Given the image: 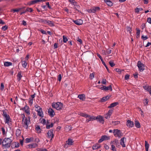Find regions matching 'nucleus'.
Here are the masks:
<instances>
[{
    "label": "nucleus",
    "instance_id": "obj_1",
    "mask_svg": "<svg viewBox=\"0 0 151 151\" xmlns=\"http://www.w3.org/2000/svg\"><path fill=\"white\" fill-rule=\"evenodd\" d=\"M12 140V137L5 138L2 142V146L6 148H9L10 147Z\"/></svg>",
    "mask_w": 151,
    "mask_h": 151
},
{
    "label": "nucleus",
    "instance_id": "obj_2",
    "mask_svg": "<svg viewBox=\"0 0 151 151\" xmlns=\"http://www.w3.org/2000/svg\"><path fill=\"white\" fill-rule=\"evenodd\" d=\"M80 115L87 119L86 121V122L87 123H88L91 121L95 120V116H91L85 113H80Z\"/></svg>",
    "mask_w": 151,
    "mask_h": 151
},
{
    "label": "nucleus",
    "instance_id": "obj_3",
    "mask_svg": "<svg viewBox=\"0 0 151 151\" xmlns=\"http://www.w3.org/2000/svg\"><path fill=\"white\" fill-rule=\"evenodd\" d=\"M30 122V119L29 117H25V115H24L22 119V127L26 129L28 128V126Z\"/></svg>",
    "mask_w": 151,
    "mask_h": 151
},
{
    "label": "nucleus",
    "instance_id": "obj_4",
    "mask_svg": "<svg viewBox=\"0 0 151 151\" xmlns=\"http://www.w3.org/2000/svg\"><path fill=\"white\" fill-rule=\"evenodd\" d=\"M52 108H55L57 110H61L63 107V104L60 102L53 103L52 104Z\"/></svg>",
    "mask_w": 151,
    "mask_h": 151
},
{
    "label": "nucleus",
    "instance_id": "obj_5",
    "mask_svg": "<svg viewBox=\"0 0 151 151\" xmlns=\"http://www.w3.org/2000/svg\"><path fill=\"white\" fill-rule=\"evenodd\" d=\"M110 144L111 146V150L113 151H116L115 145H116L117 147H118V146H119L118 141L116 139L111 141L110 142Z\"/></svg>",
    "mask_w": 151,
    "mask_h": 151
},
{
    "label": "nucleus",
    "instance_id": "obj_6",
    "mask_svg": "<svg viewBox=\"0 0 151 151\" xmlns=\"http://www.w3.org/2000/svg\"><path fill=\"white\" fill-rule=\"evenodd\" d=\"M114 136L116 137L121 138L123 136V134L120 130L118 129H114L113 131Z\"/></svg>",
    "mask_w": 151,
    "mask_h": 151
},
{
    "label": "nucleus",
    "instance_id": "obj_7",
    "mask_svg": "<svg viewBox=\"0 0 151 151\" xmlns=\"http://www.w3.org/2000/svg\"><path fill=\"white\" fill-rule=\"evenodd\" d=\"M100 9V8L99 7H93L90 9H88L87 11L90 13H95L96 12L99 11Z\"/></svg>",
    "mask_w": 151,
    "mask_h": 151
},
{
    "label": "nucleus",
    "instance_id": "obj_8",
    "mask_svg": "<svg viewBox=\"0 0 151 151\" xmlns=\"http://www.w3.org/2000/svg\"><path fill=\"white\" fill-rule=\"evenodd\" d=\"M74 141L73 139L69 138L68 140L66 141V143L64 145L65 148H68V146H70L73 145Z\"/></svg>",
    "mask_w": 151,
    "mask_h": 151
},
{
    "label": "nucleus",
    "instance_id": "obj_9",
    "mask_svg": "<svg viewBox=\"0 0 151 151\" xmlns=\"http://www.w3.org/2000/svg\"><path fill=\"white\" fill-rule=\"evenodd\" d=\"M137 66L139 68L140 71H143L145 70V65L140 61H138L137 62Z\"/></svg>",
    "mask_w": 151,
    "mask_h": 151
},
{
    "label": "nucleus",
    "instance_id": "obj_10",
    "mask_svg": "<svg viewBox=\"0 0 151 151\" xmlns=\"http://www.w3.org/2000/svg\"><path fill=\"white\" fill-rule=\"evenodd\" d=\"M110 139V137H109L107 136L106 135H104L101 136V138L100 139L99 141V143H101L103 141L105 140H109Z\"/></svg>",
    "mask_w": 151,
    "mask_h": 151
},
{
    "label": "nucleus",
    "instance_id": "obj_11",
    "mask_svg": "<svg viewBox=\"0 0 151 151\" xmlns=\"http://www.w3.org/2000/svg\"><path fill=\"white\" fill-rule=\"evenodd\" d=\"M5 117V123H7L10 126L12 123L11 119L9 116L8 115Z\"/></svg>",
    "mask_w": 151,
    "mask_h": 151
},
{
    "label": "nucleus",
    "instance_id": "obj_12",
    "mask_svg": "<svg viewBox=\"0 0 151 151\" xmlns=\"http://www.w3.org/2000/svg\"><path fill=\"white\" fill-rule=\"evenodd\" d=\"M98 119L100 123L104 124V120L103 117L101 116H97L96 117H95V120Z\"/></svg>",
    "mask_w": 151,
    "mask_h": 151
},
{
    "label": "nucleus",
    "instance_id": "obj_13",
    "mask_svg": "<svg viewBox=\"0 0 151 151\" xmlns=\"http://www.w3.org/2000/svg\"><path fill=\"white\" fill-rule=\"evenodd\" d=\"M38 146V144L37 143H32L27 145V147L28 148L31 149L32 148H35Z\"/></svg>",
    "mask_w": 151,
    "mask_h": 151
},
{
    "label": "nucleus",
    "instance_id": "obj_14",
    "mask_svg": "<svg viewBox=\"0 0 151 151\" xmlns=\"http://www.w3.org/2000/svg\"><path fill=\"white\" fill-rule=\"evenodd\" d=\"M126 125L129 127H132L134 126V123L131 120H128L127 121Z\"/></svg>",
    "mask_w": 151,
    "mask_h": 151
},
{
    "label": "nucleus",
    "instance_id": "obj_15",
    "mask_svg": "<svg viewBox=\"0 0 151 151\" xmlns=\"http://www.w3.org/2000/svg\"><path fill=\"white\" fill-rule=\"evenodd\" d=\"M48 113L49 115L51 117H53L55 115V112L53 109L51 108L48 109Z\"/></svg>",
    "mask_w": 151,
    "mask_h": 151
},
{
    "label": "nucleus",
    "instance_id": "obj_16",
    "mask_svg": "<svg viewBox=\"0 0 151 151\" xmlns=\"http://www.w3.org/2000/svg\"><path fill=\"white\" fill-rule=\"evenodd\" d=\"M22 109L27 114H30L29 108L28 106L26 105L24 107L22 108Z\"/></svg>",
    "mask_w": 151,
    "mask_h": 151
},
{
    "label": "nucleus",
    "instance_id": "obj_17",
    "mask_svg": "<svg viewBox=\"0 0 151 151\" xmlns=\"http://www.w3.org/2000/svg\"><path fill=\"white\" fill-rule=\"evenodd\" d=\"M144 88L149 92L150 95L151 96V86L147 85H145L143 86Z\"/></svg>",
    "mask_w": 151,
    "mask_h": 151
},
{
    "label": "nucleus",
    "instance_id": "obj_18",
    "mask_svg": "<svg viewBox=\"0 0 151 151\" xmlns=\"http://www.w3.org/2000/svg\"><path fill=\"white\" fill-rule=\"evenodd\" d=\"M47 137L49 138H51V140L53 137L54 134H53V130L51 129L47 133Z\"/></svg>",
    "mask_w": 151,
    "mask_h": 151
},
{
    "label": "nucleus",
    "instance_id": "obj_19",
    "mask_svg": "<svg viewBox=\"0 0 151 151\" xmlns=\"http://www.w3.org/2000/svg\"><path fill=\"white\" fill-rule=\"evenodd\" d=\"M73 22L76 24L80 25L83 24V21L81 19H77L73 21Z\"/></svg>",
    "mask_w": 151,
    "mask_h": 151
},
{
    "label": "nucleus",
    "instance_id": "obj_20",
    "mask_svg": "<svg viewBox=\"0 0 151 151\" xmlns=\"http://www.w3.org/2000/svg\"><path fill=\"white\" fill-rule=\"evenodd\" d=\"M35 110L37 111V114L40 117L43 116V113L42 110V109H35Z\"/></svg>",
    "mask_w": 151,
    "mask_h": 151
},
{
    "label": "nucleus",
    "instance_id": "obj_21",
    "mask_svg": "<svg viewBox=\"0 0 151 151\" xmlns=\"http://www.w3.org/2000/svg\"><path fill=\"white\" fill-rule=\"evenodd\" d=\"M46 24H47L50 27H53L54 26V22L53 21H51L50 20H47Z\"/></svg>",
    "mask_w": 151,
    "mask_h": 151
},
{
    "label": "nucleus",
    "instance_id": "obj_22",
    "mask_svg": "<svg viewBox=\"0 0 151 151\" xmlns=\"http://www.w3.org/2000/svg\"><path fill=\"white\" fill-rule=\"evenodd\" d=\"M110 98L109 96H107L105 97H103L101 100L100 102H103L107 101L108 99H109Z\"/></svg>",
    "mask_w": 151,
    "mask_h": 151
},
{
    "label": "nucleus",
    "instance_id": "obj_23",
    "mask_svg": "<svg viewBox=\"0 0 151 151\" xmlns=\"http://www.w3.org/2000/svg\"><path fill=\"white\" fill-rule=\"evenodd\" d=\"M124 139L126 138L124 137L122 138L120 140V144L123 147H126V146L124 144Z\"/></svg>",
    "mask_w": 151,
    "mask_h": 151
},
{
    "label": "nucleus",
    "instance_id": "obj_24",
    "mask_svg": "<svg viewBox=\"0 0 151 151\" xmlns=\"http://www.w3.org/2000/svg\"><path fill=\"white\" fill-rule=\"evenodd\" d=\"M101 147L100 145L99 144H96L92 146V149L93 150H96L99 148Z\"/></svg>",
    "mask_w": 151,
    "mask_h": 151
},
{
    "label": "nucleus",
    "instance_id": "obj_25",
    "mask_svg": "<svg viewBox=\"0 0 151 151\" xmlns=\"http://www.w3.org/2000/svg\"><path fill=\"white\" fill-rule=\"evenodd\" d=\"M119 104V103L118 102H115L110 104V106H108V108H111L112 107H114Z\"/></svg>",
    "mask_w": 151,
    "mask_h": 151
},
{
    "label": "nucleus",
    "instance_id": "obj_26",
    "mask_svg": "<svg viewBox=\"0 0 151 151\" xmlns=\"http://www.w3.org/2000/svg\"><path fill=\"white\" fill-rule=\"evenodd\" d=\"M78 97L82 101H84L85 99V95L84 94H80L78 95Z\"/></svg>",
    "mask_w": 151,
    "mask_h": 151
},
{
    "label": "nucleus",
    "instance_id": "obj_27",
    "mask_svg": "<svg viewBox=\"0 0 151 151\" xmlns=\"http://www.w3.org/2000/svg\"><path fill=\"white\" fill-rule=\"evenodd\" d=\"M104 1L108 6H111L113 5V3L109 0H104Z\"/></svg>",
    "mask_w": 151,
    "mask_h": 151
},
{
    "label": "nucleus",
    "instance_id": "obj_28",
    "mask_svg": "<svg viewBox=\"0 0 151 151\" xmlns=\"http://www.w3.org/2000/svg\"><path fill=\"white\" fill-rule=\"evenodd\" d=\"M12 63L11 62L6 61L4 63V65L5 66L8 67L12 65Z\"/></svg>",
    "mask_w": 151,
    "mask_h": 151
},
{
    "label": "nucleus",
    "instance_id": "obj_29",
    "mask_svg": "<svg viewBox=\"0 0 151 151\" xmlns=\"http://www.w3.org/2000/svg\"><path fill=\"white\" fill-rule=\"evenodd\" d=\"M76 7L74 8V9H75L78 12H81V11L78 10L80 9L81 8L80 6L77 4H76V6H75Z\"/></svg>",
    "mask_w": 151,
    "mask_h": 151
},
{
    "label": "nucleus",
    "instance_id": "obj_30",
    "mask_svg": "<svg viewBox=\"0 0 151 151\" xmlns=\"http://www.w3.org/2000/svg\"><path fill=\"white\" fill-rule=\"evenodd\" d=\"M33 140V137H31L30 138H27L25 139L26 142L27 143L31 142H32Z\"/></svg>",
    "mask_w": 151,
    "mask_h": 151
},
{
    "label": "nucleus",
    "instance_id": "obj_31",
    "mask_svg": "<svg viewBox=\"0 0 151 151\" xmlns=\"http://www.w3.org/2000/svg\"><path fill=\"white\" fill-rule=\"evenodd\" d=\"M38 2H40V0H35L31 1L29 4V5L35 4Z\"/></svg>",
    "mask_w": 151,
    "mask_h": 151
},
{
    "label": "nucleus",
    "instance_id": "obj_32",
    "mask_svg": "<svg viewBox=\"0 0 151 151\" xmlns=\"http://www.w3.org/2000/svg\"><path fill=\"white\" fill-rule=\"evenodd\" d=\"M135 126L137 128H140V125L139 122L137 120L135 121Z\"/></svg>",
    "mask_w": 151,
    "mask_h": 151
},
{
    "label": "nucleus",
    "instance_id": "obj_33",
    "mask_svg": "<svg viewBox=\"0 0 151 151\" xmlns=\"http://www.w3.org/2000/svg\"><path fill=\"white\" fill-rule=\"evenodd\" d=\"M104 88L105 91L110 90L111 91L112 90L111 85H110L107 87L105 86H104Z\"/></svg>",
    "mask_w": 151,
    "mask_h": 151
},
{
    "label": "nucleus",
    "instance_id": "obj_34",
    "mask_svg": "<svg viewBox=\"0 0 151 151\" xmlns=\"http://www.w3.org/2000/svg\"><path fill=\"white\" fill-rule=\"evenodd\" d=\"M149 102V100L148 99H145L143 100V103L144 104V105L145 106H147L148 105V103Z\"/></svg>",
    "mask_w": 151,
    "mask_h": 151
},
{
    "label": "nucleus",
    "instance_id": "obj_35",
    "mask_svg": "<svg viewBox=\"0 0 151 151\" xmlns=\"http://www.w3.org/2000/svg\"><path fill=\"white\" fill-rule=\"evenodd\" d=\"M22 77L21 72H19L17 75V80L18 81H19L21 80Z\"/></svg>",
    "mask_w": 151,
    "mask_h": 151
},
{
    "label": "nucleus",
    "instance_id": "obj_36",
    "mask_svg": "<svg viewBox=\"0 0 151 151\" xmlns=\"http://www.w3.org/2000/svg\"><path fill=\"white\" fill-rule=\"evenodd\" d=\"M21 133V131L19 129H17L16 130V134L17 136H19L20 135Z\"/></svg>",
    "mask_w": 151,
    "mask_h": 151
},
{
    "label": "nucleus",
    "instance_id": "obj_37",
    "mask_svg": "<svg viewBox=\"0 0 151 151\" xmlns=\"http://www.w3.org/2000/svg\"><path fill=\"white\" fill-rule=\"evenodd\" d=\"M143 10V9L142 8L137 7L135 9V12L136 13H138L139 12L142 11Z\"/></svg>",
    "mask_w": 151,
    "mask_h": 151
},
{
    "label": "nucleus",
    "instance_id": "obj_38",
    "mask_svg": "<svg viewBox=\"0 0 151 151\" xmlns=\"http://www.w3.org/2000/svg\"><path fill=\"white\" fill-rule=\"evenodd\" d=\"M27 61L26 60H24L22 62V65L24 68H26L27 65Z\"/></svg>",
    "mask_w": 151,
    "mask_h": 151
},
{
    "label": "nucleus",
    "instance_id": "obj_39",
    "mask_svg": "<svg viewBox=\"0 0 151 151\" xmlns=\"http://www.w3.org/2000/svg\"><path fill=\"white\" fill-rule=\"evenodd\" d=\"M137 29V33H136V37L137 38H138L139 37L140 30V29Z\"/></svg>",
    "mask_w": 151,
    "mask_h": 151
},
{
    "label": "nucleus",
    "instance_id": "obj_40",
    "mask_svg": "<svg viewBox=\"0 0 151 151\" xmlns=\"http://www.w3.org/2000/svg\"><path fill=\"white\" fill-rule=\"evenodd\" d=\"M36 130L37 131V133H40L41 132V129L39 126H37L36 127Z\"/></svg>",
    "mask_w": 151,
    "mask_h": 151
},
{
    "label": "nucleus",
    "instance_id": "obj_41",
    "mask_svg": "<svg viewBox=\"0 0 151 151\" xmlns=\"http://www.w3.org/2000/svg\"><path fill=\"white\" fill-rule=\"evenodd\" d=\"M46 20L42 19H40L38 20L39 22L43 23L44 24H46Z\"/></svg>",
    "mask_w": 151,
    "mask_h": 151
},
{
    "label": "nucleus",
    "instance_id": "obj_42",
    "mask_svg": "<svg viewBox=\"0 0 151 151\" xmlns=\"http://www.w3.org/2000/svg\"><path fill=\"white\" fill-rule=\"evenodd\" d=\"M53 126V124L51 123L50 124H47L46 125V128L47 129H49L50 127H52Z\"/></svg>",
    "mask_w": 151,
    "mask_h": 151
},
{
    "label": "nucleus",
    "instance_id": "obj_43",
    "mask_svg": "<svg viewBox=\"0 0 151 151\" xmlns=\"http://www.w3.org/2000/svg\"><path fill=\"white\" fill-rule=\"evenodd\" d=\"M145 149H149L150 145L146 141H145Z\"/></svg>",
    "mask_w": 151,
    "mask_h": 151
},
{
    "label": "nucleus",
    "instance_id": "obj_44",
    "mask_svg": "<svg viewBox=\"0 0 151 151\" xmlns=\"http://www.w3.org/2000/svg\"><path fill=\"white\" fill-rule=\"evenodd\" d=\"M63 42L64 43H66L68 40V39H67V37L63 35Z\"/></svg>",
    "mask_w": 151,
    "mask_h": 151
},
{
    "label": "nucleus",
    "instance_id": "obj_45",
    "mask_svg": "<svg viewBox=\"0 0 151 151\" xmlns=\"http://www.w3.org/2000/svg\"><path fill=\"white\" fill-rule=\"evenodd\" d=\"M26 11V12H32L33 11V10L31 8L27 7V8Z\"/></svg>",
    "mask_w": 151,
    "mask_h": 151
},
{
    "label": "nucleus",
    "instance_id": "obj_46",
    "mask_svg": "<svg viewBox=\"0 0 151 151\" xmlns=\"http://www.w3.org/2000/svg\"><path fill=\"white\" fill-rule=\"evenodd\" d=\"M70 2L72 4L76 6V4H77V3L75 0H70Z\"/></svg>",
    "mask_w": 151,
    "mask_h": 151
},
{
    "label": "nucleus",
    "instance_id": "obj_47",
    "mask_svg": "<svg viewBox=\"0 0 151 151\" xmlns=\"http://www.w3.org/2000/svg\"><path fill=\"white\" fill-rule=\"evenodd\" d=\"M3 114H2V115L3 116H4V117L8 116V115H7L6 114V112L4 110H3Z\"/></svg>",
    "mask_w": 151,
    "mask_h": 151
},
{
    "label": "nucleus",
    "instance_id": "obj_48",
    "mask_svg": "<svg viewBox=\"0 0 151 151\" xmlns=\"http://www.w3.org/2000/svg\"><path fill=\"white\" fill-rule=\"evenodd\" d=\"M120 122L118 121H113L112 122V123L114 125H116L119 123Z\"/></svg>",
    "mask_w": 151,
    "mask_h": 151
},
{
    "label": "nucleus",
    "instance_id": "obj_49",
    "mask_svg": "<svg viewBox=\"0 0 151 151\" xmlns=\"http://www.w3.org/2000/svg\"><path fill=\"white\" fill-rule=\"evenodd\" d=\"M13 144H14L15 145V147L17 148L19 146V144L18 143L14 142L12 143V145H13Z\"/></svg>",
    "mask_w": 151,
    "mask_h": 151
},
{
    "label": "nucleus",
    "instance_id": "obj_50",
    "mask_svg": "<svg viewBox=\"0 0 151 151\" xmlns=\"http://www.w3.org/2000/svg\"><path fill=\"white\" fill-rule=\"evenodd\" d=\"M102 62V64L103 65L105 66L106 68V69L108 71V72L109 71V69L107 67V66H106V64L104 62V61L103 60V61H101Z\"/></svg>",
    "mask_w": 151,
    "mask_h": 151
},
{
    "label": "nucleus",
    "instance_id": "obj_51",
    "mask_svg": "<svg viewBox=\"0 0 151 151\" xmlns=\"http://www.w3.org/2000/svg\"><path fill=\"white\" fill-rule=\"evenodd\" d=\"M141 39L142 40H145L148 39V37H147V36L144 37L143 35H142L141 36Z\"/></svg>",
    "mask_w": 151,
    "mask_h": 151
},
{
    "label": "nucleus",
    "instance_id": "obj_52",
    "mask_svg": "<svg viewBox=\"0 0 151 151\" xmlns=\"http://www.w3.org/2000/svg\"><path fill=\"white\" fill-rule=\"evenodd\" d=\"M7 28L8 27L6 25L3 26L1 28L4 31H5L7 29Z\"/></svg>",
    "mask_w": 151,
    "mask_h": 151
},
{
    "label": "nucleus",
    "instance_id": "obj_53",
    "mask_svg": "<svg viewBox=\"0 0 151 151\" xmlns=\"http://www.w3.org/2000/svg\"><path fill=\"white\" fill-rule=\"evenodd\" d=\"M76 40H77V41L79 42L80 44H81L82 43V40H81V39L79 38V37L77 38Z\"/></svg>",
    "mask_w": 151,
    "mask_h": 151
},
{
    "label": "nucleus",
    "instance_id": "obj_54",
    "mask_svg": "<svg viewBox=\"0 0 151 151\" xmlns=\"http://www.w3.org/2000/svg\"><path fill=\"white\" fill-rule=\"evenodd\" d=\"M39 31H40L42 34H46V32L45 31L43 30L42 29H40L39 30Z\"/></svg>",
    "mask_w": 151,
    "mask_h": 151
},
{
    "label": "nucleus",
    "instance_id": "obj_55",
    "mask_svg": "<svg viewBox=\"0 0 151 151\" xmlns=\"http://www.w3.org/2000/svg\"><path fill=\"white\" fill-rule=\"evenodd\" d=\"M62 79L61 75L60 74L58 76V79L59 81H60Z\"/></svg>",
    "mask_w": 151,
    "mask_h": 151
},
{
    "label": "nucleus",
    "instance_id": "obj_56",
    "mask_svg": "<svg viewBox=\"0 0 151 151\" xmlns=\"http://www.w3.org/2000/svg\"><path fill=\"white\" fill-rule=\"evenodd\" d=\"M109 64L111 67H113L115 65L114 63L111 61H110L109 62Z\"/></svg>",
    "mask_w": 151,
    "mask_h": 151
},
{
    "label": "nucleus",
    "instance_id": "obj_57",
    "mask_svg": "<svg viewBox=\"0 0 151 151\" xmlns=\"http://www.w3.org/2000/svg\"><path fill=\"white\" fill-rule=\"evenodd\" d=\"M37 151H47V150L46 149H42L41 148H37Z\"/></svg>",
    "mask_w": 151,
    "mask_h": 151
},
{
    "label": "nucleus",
    "instance_id": "obj_58",
    "mask_svg": "<svg viewBox=\"0 0 151 151\" xmlns=\"http://www.w3.org/2000/svg\"><path fill=\"white\" fill-rule=\"evenodd\" d=\"M102 83L106 85V80L105 78H103L102 80L101 81Z\"/></svg>",
    "mask_w": 151,
    "mask_h": 151
},
{
    "label": "nucleus",
    "instance_id": "obj_59",
    "mask_svg": "<svg viewBox=\"0 0 151 151\" xmlns=\"http://www.w3.org/2000/svg\"><path fill=\"white\" fill-rule=\"evenodd\" d=\"M35 108L36 109H42V108H41V107L40 106H38L37 105H36L35 106Z\"/></svg>",
    "mask_w": 151,
    "mask_h": 151
},
{
    "label": "nucleus",
    "instance_id": "obj_60",
    "mask_svg": "<svg viewBox=\"0 0 151 151\" xmlns=\"http://www.w3.org/2000/svg\"><path fill=\"white\" fill-rule=\"evenodd\" d=\"M112 110H110L108 111V112L107 114L109 115V116H110L111 114H112Z\"/></svg>",
    "mask_w": 151,
    "mask_h": 151
},
{
    "label": "nucleus",
    "instance_id": "obj_61",
    "mask_svg": "<svg viewBox=\"0 0 151 151\" xmlns=\"http://www.w3.org/2000/svg\"><path fill=\"white\" fill-rule=\"evenodd\" d=\"M129 75L128 74L126 75L124 77V78L125 80H127L129 78Z\"/></svg>",
    "mask_w": 151,
    "mask_h": 151
},
{
    "label": "nucleus",
    "instance_id": "obj_62",
    "mask_svg": "<svg viewBox=\"0 0 151 151\" xmlns=\"http://www.w3.org/2000/svg\"><path fill=\"white\" fill-rule=\"evenodd\" d=\"M1 89L2 90L4 88V86L3 83H1Z\"/></svg>",
    "mask_w": 151,
    "mask_h": 151
},
{
    "label": "nucleus",
    "instance_id": "obj_63",
    "mask_svg": "<svg viewBox=\"0 0 151 151\" xmlns=\"http://www.w3.org/2000/svg\"><path fill=\"white\" fill-rule=\"evenodd\" d=\"M1 129L3 134L4 135L5 134V131L4 128L3 127H2Z\"/></svg>",
    "mask_w": 151,
    "mask_h": 151
},
{
    "label": "nucleus",
    "instance_id": "obj_64",
    "mask_svg": "<svg viewBox=\"0 0 151 151\" xmlns=\"http://www.w3.org/2000/svg\"><path fill=\"white\" fill-rule=\"evenodd\" d=\"M147 21L149 23L151 24V18L149 17L148 18Z\"/></svg>",
    "mask_w": 151,
    "mask_h": 151
}]
</instances>
